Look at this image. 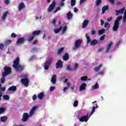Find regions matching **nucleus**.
Wrapping results in <instances>:
<instances>
[{"label": "nucleus", "mask_w": 126, "mask_h": 126, "mask_svg": "<svg viewBox=\"0 0 126 126\" xmlns=\"http://www.w3.org/2000/svg\"><path fill=\"white\" fill-rule=\"evenodd\" d=\"M76 2V0H71L70 4L71 6H74Z\"/></svg>", "instance_id": "nucleus-36"}, {"label": "nucleus", "mask_w": 126, "mask_h": 126, "mask_svg": "<svg viewBox=\"0 0 126 126\" xmlns=\"http://www.w3.org/2000/svg\"><path fill=\"white\" fill-rule=\"evenodd\" d=\"M78 68V64L77 63H75L74 66V70H76L77 68Z\"/></svg>", "instance_id": "nucleus-44"}, {"label": "nucleus", "mask_w": 126, "mask_h": 126, "mask_svg": "<svg viewBox=\"0 0 126 126\" xmlns=\"http://www.w3.org/2000/svg\"><path fill=\"white\" fill-rule=\"evenodd\" d=\"M74 107H77L78 106V100H75L74 102V104H73Z\"/></svg>", "instance_id": "nucleus-42"}, {"label": "nucleus", "mask_w": 126, "mask_h": 126, "mask_svg": "<svg viewBox=\"0 0 126 126\" xmlns=\"http://www.w3.org/2000/svg\"><path fill=\"white\" fill-rule=\"evenodd\" d=\"M52 62H53V58H50L49 60L45 61L44 66V68L45 70H48V69H49V67L51 65Z\"/></svg>", "instance_id": "nucleus-5"}, {"label": "nucleus", "mask_w": 126, "mask_h": 126, "mask_svg": "<svg viewBox=\"0 0 126 126\" xmlns=\"http://www.w3.org/2000/svg\"><path fill=\"white\" fill-rule=\"evenodd\" d=\"M4 48V45H3V43L0 44V50L2 51L3 50V48Z\"/></svg>", "instance_id": "nucleus-41"}, {"label": "nucleus", "mask_w": 126, "mask_h": 126, "mask_svg": "<svg viewBox=\"0 0 126 126\" xmlns=\"http://www.w3.org/2000/svg\"><path fill=\"white\" fill-rule=\"evenodd\" d=\"M11 37L12 38H16V37H17V34H15V33L13 32L11 34Z\"/></svg>", "instance_id": "nucleus-43"}, {"label": "nucleus", "mask_w": 126, "mask_h": 126, "mask_svg": "<svg viewBox=\"0 0 126 126\" xmlns=\"http://www.w3.org/2000/svg\"><path fill=\"white\" fill-rule=\"evenodd\" d=\"M102 3V0H96L95 1V5L96 6H99V4Z\"/></svg>", "instance_id": "nucleus-34"}, {"label": "nucleus", "mask_w": 126, "mask_h": 126, "mask_svg": "<svg viewBox=\"0 0 126 126\" xmlns=\"http://www.w3.org/2000/svg\"><path fill=\"white\" fill-rule=\"evenodd\" d=\"M90 43L91 46H95L98 44V41L96 39H94Z\"/></svg>", "instance_id": "nucleus-24"}, {"label": "nucleus", "mask_w": 126, "mask_h": 126, "mask_svg": "<svg viewBox=\"0 0 126 126\" xmlns=\"http://www.w3.org/2000/svg\"><path fill=\"white\" fill-rule=\"evenodd\" d=\"M5 76H2V78L0 79L1 83H4V82L5 81Z\"/></svg>", "instance_id": "nucleus-37"}, {"label": "nucleus", "mask_w": 126, "mask_h": 126, "mask_svg": "<svg viewBox=\"0 0 126 126\" xmlns=\"http://www.w3.org/2000/svg\"><path fill=\"white\" fill-rule=\"evenodd\" d=\"M112 45H113V42L110 41L109 43L107 44L106 49V53H108V52H109Z\"/></svg>", "instance_id": "nucleus-17"}, {"label": "nucleus", "mask_w": 126, "mask_h": 126, "mask_svg": "<svg viewBox=\"0 0 126 126\" xmlns=\"http://www.w3.org/2000/svg\"><path fill=\"white\" fill-rule=\"evenodd\" d=\"M50 91L52 92V91H54V90H55V87H51L50 88Z\"/></svg>", "instance_id": "nucleus-54"}, {"label": "nucleus", "mask_w": 126, "mask_h": 126, "mask_svg": "<svg viewBox=\"0 0 126 126\" xmlns=\"http://www.w3.org/2000/svg\"><path fill=\"white\" fill-rule=\"evenodd\" d=\"M67 29V27L66 26H65L63 29V33H64L66 31V30Z\"/></svg>", "instance_id": "nucleus-46"}, {"label": "nucleus", "mask_w": 126, "mask_h": 126, "mask_svg": "<svg viewBox=\"0 0 126 126\" xmlns=\"http://www.w3.org/2000/svg\"><path fill=\"white\" fill-rule=\"evenodd\" d=\"M88 115H89V113H88L87 115L81 117L79 119L80 122H81V123H83V122H85L86 123H87V122H88V120H89V118H90V116L88 117Z\"/></svg>", "instance_id": "nucleus-8"}, {"label": "nucleus", "mask_w": 126, "mask_h": 126, "mask_svg": "<svg viewBox=\"0 0 126 126\" xmlns=\"http://www.w3.org/2000/svg\"><path fill=\"white\" fill-rule=\"evenodd\" d=\"M3 99H4V100H9V99H10V97L7 94L3 95Z\"/></svg>", "instance_id": "nucleus-35"}, {"label": "nucleus", "mask_w": 126, "mask_h": 126, "mask_svg": "<svg viewBox=\"0 0 126 126\" xmlns=\"http://www.w3.org/2000/svg\"><path fill=\"white\" fill-rule=\"evenodd\" d=\"M82 43V40L81 39H78L75 41V47L77 49L80 47V45Z\"/></svg>", "instance_id": "nucleus-9"}, {"label": "nucleus", "mask_w": 126, "mask_h": 126, "mask_svg": "<svg viewBox=\"0 0 126 126\" xmlns=\"http://www.w3.org/2000/svg\"><path fill=\"white\" fill-rule=\"evenodd\" d=\"M102 66H103V65L102 64H100L98 66H96L94 68V71H95V72L99 71V70L101 68V67H102Z\"/></svg>", "instance_id": "nucleus-28"}, {"label": "nucleus", "mask_w": 126, "mask_h": 126, "mask_svg": "<svg viewBox=\"0 0 126 126\" xmlns=\"http://www.w3.org/2000/svg\"><path fill=\"white\" fill-rule=\"evenodd\" d=\"M81 81H87V80H91L90 79L88 78V76H85L81 77Z\"/></svg>", "instance_id": "nucleus-26"}, {"label": "nucleus", "mask_w": 126, "mask_h": 126, "mask_svg": "<svg viewBox=\"0 0 126 126\" xmlns=\"http://www.w3.org/2000/svg\"><path fill=\"white\" fill-rule=\"evenodd\" d=\"M42 31H33L31 34H30L27 38V41L28 42H31V41H33L34 40V38L36 37V36H39L40 35V33H41Z\"/></svg>", "instance_id": "nucleus-2"}, {"label": "nucleus", "mask_w": 126, "mask_h": 126, "mask_svg": "<svg viewBox=\"0 0 126 126\" xmlns=\"http://www.w3.org/2000/svg\"><path fill=\"white\" fill-rule=\"evenodd\" d=\"M103 50H104V48H100L98 49V52H102V51H103Z\"/></svg>", "instance_id": "nucleus-60"}, {"label": "nucleus", "mask_w": 126, "mask_h": 126, "mask_svg": "<svg viewBox=\"0 0 126 126\" xmlns=\"http://www.w3.org/2000/svg\"><path fill=\"white\" fill-rule=\"evenodd\" d=\"M104 39H105V35H103L100 36L99 40H100V41H103V40H104Z\"/></svg>", "instance_id": "nucleus-51"}, {"label": "nucleus", "mask_w": 126, "mask_h": 126, "mask_svg": "<svg viewBox=\"0 0 126 126\" xmlns=\"http://www.w3.org/2000/svg\"><path fill=\"white\" fill-rule=\"evenodd\" d=\"M112 19H113V17H110V18H107V21L110 22V21H112Z\"/></svg>", "instance_id": "nucleus-55"}, {"label": "nucleus", "mask_w": 126, "mask_h": 126, "mask_svg": "<svg viewBox=\"0 0 126 126\" xmlns=\"http://www.w3.org/2000/svg\"><path fill=\"white\" fill-rule=\"evenodd\" d=\"M59 10H61V7H58L54 11V13H57Z\"/></svg>", "instance_id": "nucleus-47"}, {"label": "nucleus", "mask_w": 126, "mask_h": 126, "mask_svg": "<svg viewBox=\"0 0 126 126\" xmlns=\"http://www.w3.org/2000/svg\"><path fill=\"white\" fill-rule=\"evenodd\" d=\"M86 37L87 38V44H89V43H91V39L90 38V37L88 36V34L87 33L86 34Z\"/></svg>", "instance_id": "nucleus-32"}, {"label": "nucleus", "mask_w": 126, "mask_h": 126, "mask_svg": "<svg viewBox=\"0 0 126 126\" xmlns=\"http://www.w3.org/2000/svg\"><path fill=\"white\" fill-rule=\"evenodd\" d=\"M19 57H17L16 59L14 61L13 67L16 69V71L19 72H21L22 70H24V65H19Z\"/></svg>", "instance_id": "nucleus-1"}, {"label": "nucleus", "mask_w": 126, "mask_h": 126, "mask_svg": "<svg viewBox=\"0 0 126 126\" xmlns=\"http://www.w3.org/2000/svg\"><path fill=\"white\" fill-rule=\"evenodd\" d=\"M87 86V85L86 83H84L82 84V85L80 86V91H82L83 90H85L86 89V87Z\"/></svg>", "instance_id": "nucleus-16"}, {"label": "nucleus", "mask_w": 126, "mask_h": 126, "mask_svg": "<svg viewBox=\"0 0 126 126\" xmlns=\"http://www.w3.org/2000/svg\"><path fill=\"white\" fill-rule=\"evenodd\" d=\"M85 0H80V4H81L82 3H83V2H84V1H85Z\"/></svg>", "instance_id": "nucleus-62"}, {"label": "nucleus", "mask_w": 126, "mask_h": 126, "mask_svg": "<svg viewBox=\"0 0 126 126\" xmlns=\"http://www.w3.org/2000/svg\"><path fill=\"white\" fill-rule=\"evenodd\" d=\"M109 1H110L111 2V3H112V4H114V2H115V0H108Z\"/></svg>", "instance_id": "nucleus-61"}, {"label": "nucleus", "mask_w": 126, "mask_h": 126, "mask_svg": "<svg viewBox=\"0 0 126 126\" xmlns=\"http://www.w3.org/2000/svg\"><path fill=\"white\" fill-rule=\"evenodd\" d=\"M100 24L101 25H104V21H102V20H100Z\"/></svg>", "instance_id": "nucleus-63"}, {"label": "nucleus", "mask_w": 126, "mask_h": 126, "mask_svg": "<svg viewBox=\"0 0 126 126\" xmlns=\"http://www.w3.org/2000/svg\"><path fill=\"white\" fill-rule=\"evenodd\" d=\"M108 8L109 5H107L106 6H104L101 9L102 13H105V11H106V10H107Z\"/></svg>", "instance_id": "nucleus-27"}, {"label": "nucleus", "mask_w": 126, "mask_h": 126, "mask_svg": "<svg viewBox=\"0 0 126 126\" xmlns=\"http://www.w3.org/2000/svg\"><path fill=\"white\" fill-rule=\"evenodd\" d=\"M64 50V48L63 47L61 48L58 50L57 55H61V54H62V53H63Z\"/></svg>", "instance_id": "nucleus-30"}, {"label": "nucleus", "mask_w": 126, "mask_h": 126, "mask_svg": "<svg viewBox=\"0 0 126 126\" xmlns=\"http://www.w3.org/2000/svg\"><path fill=\"white\" fill-rule=\"evenodd\" d=\"M63 60L64 61H68L69 60V54L65 53L63 57Z\"/></svg>", "instance_id": "nucleus-14"}, {"label": "nucleus", "mask_w": 126, "mask_h": 126, "mask_svg": "<svg viewBox=\"0 0 126 126\" xmlns=\"http://www.w3.org/2000/svg\"><path fill=\"white\" fill-rule=\"evenodd\" d=\"M24 41H25V39L23 37L17 39L16 41V45H22V44L24 43Z\"/></svg>", "instance_id": "nucleus-12"}, {"label": "nucleus", "mask_w": 126, "mask_h": 126, "mask_svg": "<svg viewBox=\"0 0 126 126\" xmlns=\"http://www.w3.org/2000/svg\"><path fill=\"white\" fill-rule=\"evenodd\" d=\"M56 19H54L51 21V23H52V24H53V25H56Z\"/></svg>", "instance_id": "nucleus-50"}, {"label": "nucleus", "mask_w": 126, "mask_h": 126, "mask_svg": "<svg viewBox=\"0 0 126 126\" xmlns=\"http://www.w3.org/2000/svg\"><path fill=\"white\" fill-rule=\"evenodd\" d=\"M34 59H35V55L32 56L30 58L29 61H30V62H31L32 61H33V60H34Z\"/></svg>", "instance_id": "nucleus-49"}, {"label": "nucleus", "mask_w": 126, "mask_h": 126, "mask_svg": "<svg viewBox=\"0 0 126 126\" xmlns=\"http://www.w3.org/2000/svg\"><path fill=\"white\" fill-rule=\"evenodd\" d=\"M123 17L120 16L117 18L116 20L115 21L114 25L113 27V31L116 32L118 31L119 29V27H120V21L121 19H122Z\"/></svg>", "instance_id": "nucleus-3"}, {"label": "nucleus", "mask_w": 126, "mask_h": 126, "mask_svg": "<svg viewBox=\"0 0 126 126\" xmlns=\"http://www.w3.org/2000/svg\"><path fill=\"white\" fill-rule=\"evenodd\" d=\"M8 14H9V13L8 11H5L4 13H3L2 16V20H4Z\"/></svg>", "instance_id": "nucleus-23"}, {"label": "nucleus", "mask_w": 126, "mask_h": 126, "mask_svg": "<svg viewBox=\"0 0 126 126\" xmlns=\"http://www.w3.org/2000/svg\"><path fill=\"white\" fill-rule=\"evenodd\" d=\"M37 99V95H36V94L33 95V96H32V100L33 101H35V100Z\"/></svg>", "instance_id": "nucleus-52"}, {"label": "nucleus", "mask_w": 126, "mask_h": 126, "mask_svg": "<svg viewBox=\"0 0 126 126\" xmlns=\"http://www.w3.org/2000/svg\"><path fill=\"white\" fill-rule=\"evenodd\" d=\"M45 96V95L44 94V93H40L38 96V97L39 98V99H40V100H42V99H43V97H44Z\"/></svg>", "instance_id": "nucleus-33"}, {"label": "nucleus", "mask_w": 126, "mask_h": 126, "mask_svg": "<svg viewBox=\"0 0 126 126\" xmlns=\"http://www.w3.org/2000/svg\"><path fill=\"white\" fill-rule=\"evenodd\" d=\"M93 89H98L99 88V84H98V83H95V84L93 86Z\"/></svg>", "instance_id": "nucleus-38"}, {"label": "nucleus", "mask_w": 126, "mask_h": 126, "mask_svg": "<svg viewBox=\"0 0 126 126\" xmlns=\"http://www.w3.org/2000/svg\"><path fill=\"white\" fill-rule=\"evenodd\" d=\"M51 82L53 84H55L57 82V75L54 74L51 78Z\"/></svg>", "instance_id": "nucleus-19"}, {"label": "nucleus", "mask_w": 126, "mask_h": 126, "mask_svg": "<svg viewBox=\"0 0 126 126\" xmlns=\"http://www.w3.org/2000/svg\"><path fill=\"white\" fill-rule=\"evenodd\" d=\"M37 109V106H34L33 107L32 109L31 110V111L29 112V115L32 117H33V115H34V114H35V111H36Z\"/></svg>", "instance_id": "nucleus-10"}, {"label": "nucleus", "mask_w": 126, "mask_h": 126, "mask_svg": "<svg viewBox=\"0 0 126 126\" xmlns=\"http://www.w3.org/2000/svg\"><path fill=\"white\" fill-rule=\"evenodd\" d=\"M78 11V9L76 7H74V12H77Z\"/></svg>", "instance_id": "nucleus-58"}, {"label": "nucleus", "mask_w": 126, "mask_h": 126, "mask_svg": "<svg viewBox=\"0 0 126 126\" xmlns=\"http://www.w3.org/2000/svg\"><path fill=\"white\" fill-rule=\"evenodd\" d=\"M4 71L2 73V76H6L8 75V74H10L11 73V68L7 66L4 67Z\"/></svg>", "instance_id": "nucleus-4"}, {"label": "nucleus", "mask_w": 126, "mask_h": 126, "mask_svg": "<svg viewBox=\"0 0 126 126\" xmlns=\"http://www.w3.org/2000/svg\"><path fill=\"white\" fill-rule=\"evenodd\" d=\"M62 29H63V26H60L59 29L54 30L55 33H56V34H58Z\"/></svg>", "instance_id": "nucleus-31"}, {"label": "nucleus", "mask_w": 126, "mask_h": 126, "mask_svg": "<svg viewBox=\"0 0 126 126\" xmlns=\"http://www.w3.org/2000/svg\"><path fill=\"white\" fill-rule=\"evenodd\" d=\"M25 4H24V3H20L18 6V9L19 11H21L23 8H25Z\"/></svg>", "instance_id": "nucleus-18"}, {"label": "nucleus", "mask_w": 126, "mask_h": 126, "mask_svg": "<svg viewBox=\"0 0 126 126\" xmlns=\"http://www.w3.org/2000/svg\"><path fill=\"white\" fill-rule=\"evenodd\" d=\"M97 108H99V107L98 106V104H97V103H96L95 106H94L93 107L92 110L90 115V117H91V116H92L93 114H94V113L95 112V109H97Z\"/></svg>", "instance_id": "nucleus-20"}, {"label": "nucleus", "mask_w": 126, "mask_h": 126, "mask_svg": "<svg viewBox=\"0 0 126 126\" xmlns=\"http://www.w3.org/2000/svg\"><path fill=\"white\" fill-rule=\"evenodd\" d=\"M21 82L25 86H28V84L29 83V80H28V79L27 78H25V79H22L21 80Z\"/></svg>", "instance_id": "nucleus-13"}, {"label": "nucleus", "mask_w": 126, "mask_h": 126, "mask_svg": "<svg viewBox=\"0 0 126 126\" xmlns=\"http://www.w3.org/2000/svg\"><path fill=\"white\" fill-rule=\"evenodd\" d=\"M56 68H62L63 66V62L62 60H58L56 64Z\"/></svg>", "instance_id": "nucleus-11"}, {"label": "nucleus", "mask_w": 126, "mask_h": 126, "mask_svg": "<svg viewBox=\"0 0 126 126\" xmlns=\"http://www.w3.org/2000/svg\"><path fill=\"white\" fill-rule=\"evenodd\" d=\"M6 44H10L11 43V40H8L6 42Z\"/></svg>", "instance_id": "nucleus-64"}, {"label": "nucleus", "mask_w": 126, "mask_h": 126, "mask_svg": "<svg viewBox=\"0 0 126 126\" xmlns=\"http://www.w3.org/2000/svg\"><path fill=\"white\" fill-rule=\"evenodd\" d=\"M38 43V40H35L34 41L32 42V45H36Z\"/></svg>", "instance_id": "nucleus-56"}, {"label": "nucleus", "mask_w": 126, "mask_h": 126, "mask_svg": "<svg viewBox=\"0 0 126 126\" xmlns=\"http://www.w3.org/2000/svg\"><path fill=\"white\" fill-rule=\"evenodd\" d=\"M56 1L55 0H53L52 3L47 8V12H51L54 10V8L56 7Z\"/></svg>", "instance_id": "nucleus-6"}, {"label": "nucleus", "mask_w": 126, "mask_h": 126, "mask_svg": "<svg viewBox=\"0 0 126 126\" xmlns=\"http://www.w3.org/2000/svg\"><path fill=\"white\" fill-rule=\"evenodd\" d=\"M37 51H38V48L36 47L33 48L32 49V52H37Z\"/></svg>", "instance_id": "nucleus-48"}, {"label": "nucleus", "mask_w": 126, "mask_h": 126, "mask_svg": "<svg viewBox=\"0 0 126 126\" xmlns=\"http://www.w3.org/2000/svg\"><path fill=\"white\" fill-rule=\"evenodd\" d=\"M29 118H31V116L30 115V114L29 115V114L27 113H24L23 114L22 121L23 122V123H26V122L29 120Z\"/></svg>", "instance_id": "nucleus-7"}, {"label": "nucleus", "mask_w": 126, "mask_h": 126, "mask_svg": "<svg viewBox=\"0 0 126 126\" xmlns=\"http://www.w3.org/2000/svg\"><path fill=\"white\" fill-rule=\"evenodd\" d=\"M66 16H67V19H71V18H72V14H71V11H69L67 13Z\"/></svg>", "instance_id": "nucleus-29"}, {"label": "nucleus", "mask_w": 126, "mask_h": 126, "mask_svg": "<svg viewBox=\"0 0 126 126\" xmlns=\"http://www.w3.org/2000/svg\"><path fill=\"white\" fill-rule=\"evenodd\" d=\"M0 121L2 122V123H5L6 121H7V116H4L0 118Z\"/></svg>", "instance_id": "nucleus-25"}, {"label": "nucleus", "mask_w": 126, "mask_h": 126, "mask_svg": "<svg viewBox=\"0 0 126 126\" xmlns=\"http://www.w3.org/2000/svg\"><path fill=\"white\" fill-rule=\"evenodd\" d=\"M8 90L9 91H12L13 92H14L17 90V88L15 86H12L8 88Z\"/></svg>", "instance_id": "nucleus-22"}, {"label": "nucleus", "mask_w": 126, "mask_h": 126, "mask_svg": "<svg viewBox=\"0 0 126 126\" xmlns=\"http://www.w3.org/2000/svg\"><path fill=\"white\" fill-rule=\"evenodd\" d=\"M5 112V108L3 107L0 108V114Z\"/></svg>", "instance_id": "nucleus-40"}, {"label": "nucleus", "mask_w": 126, "mask_h": 126, "mask_svg": "<svg viewBox=\"0 0 126 126\" xmlns=\"http://www.w3.org/2000/svg\"><path fill=\"white\" fill-rule=\"evenodd\" d=\"M124 11H125V8H122L121 9L119 10H116L115 12L116 13V15H119L120 13H121V14H123Z\"/></svg>", "instance_id": "nucleus-21"}, {"label": "nucleus", "mask_w": 126, "mask_h": 126, "mask_svg": "<svg viewBox=\"0 0 126 126\" xmlns=\"http://www.w3.org/2000/svg\"><path fill=\"white\" fill-rule=\"evenodd\" d=\"M88 24H89V21H88V20H84L82 24V28L87 27Z\"/></svg>", "instance_id": "nucleus-15"}, {"label": "nucleus", "mask_w": 126, "mask_h": 126, "mask_svg": "<svg viewBox=\"0 0 126 126\" xmlns=\"http://www.w3.org/2000/svg\"><path fill=\"white\" fill-rule=\"evenodd\" d=\"M4 2L6 4H9V0H4Z\"/></svg>", "instance_id": "nucleus-53"}, {"label": "nucleus", "mask_w": 126, "mask_h": 126, "mask_svg": "<svg viewBox=\"0 0 126 126\" xmlns=\"http://www.w3.org/2000/svg\"><path fill=\"white\" fill-rule=\"evenodd\" d=\"M107 27H108V28H107ZM104 28H107V30H108V29H109V23L107 22V23H105Z\"/></svg>", "instance_id": "nucleus-45"}, {"label": "nucleus", "mask_w": 126, "mask_h": 126, "mask_svg": "<svg viewBox=\"0 0 126 126\" xmlns=\"http://www.w3.org/2000/svg\"><path fill=\"white\" fill-rule=\"evenodd\" d=\"M105 33V29H103L101 30L98 31V33L99 35H102V34H104Z\"/></svg>", "instance_id": "nucleus-39"}, {"label": "nucleus", "mask_w": 126, "mask_h": 126, "mask_svg": "<svg viewBox=\"0 0 126 126\" xmlns=\"http://www.w3.org/2000/svg\"><path fill=\"white\" fill-rule=\"evenodd\" d=\"M67 70H69V71H70V70H71V69H70V66L69 65H67Z\"/></svg>", "instance_id": "nucleus-59"}, {"label": "nucleus", "mask_w": 126, "mask_h": 126, "mask_svg": "<svg viewBox=\"0 0 126 126\" xmlns=\"http://www.w3.org/2000/svg\"><path fill=\"white\" fill-rule=\"evenodd\" d=\"M0 90H1V91H3V92H4V91H5V87H3V88L0 87Z\"/></svg>", "instance_id": "nucleus-57"}]
</instances>
